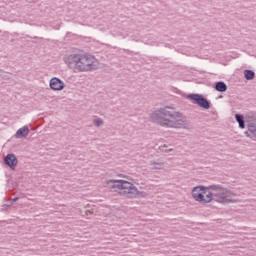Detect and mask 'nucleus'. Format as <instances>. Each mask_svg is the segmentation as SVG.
Segmentation results:
<instances>
[{
    "mask_svg": "<svg viewBox=\"0 0 256 256\" xmlns=\"http://www.w3.org/2000/svg\"><path fill=\"white\" fill-rule=\"evenodd\" d=\"M151 119L161 127L167 129H191V124L183 117V113L175 111L173 108L166 106L154 111Z\"/></svg>",
    "mask_w": 256,
    "mask_h": 256,
    "instance_id": "obj_1",
    "label": "nucleus"
},
{
    "mask_svg": "<svg viewBox=\"0 0 256 256\" xmlns=\"http://www.w3.org/2000/svg\"><path fill=\"white\" fill-rule=\"evenodd\" d=\"M69 69L74 73H89L99 67V61L91 54H71L66 60Z\"/></svg>",
    "mask_w": 256,
    "mask_h": 256,
    "instance_id": "obj_2",
    "label": "nucleus"
},
{
    "mask_svg": "<svg viewBox=\"0 0 256 256\" xmlns=\"http://www.w3.org/2000/svg\"><path fill=\"white\" fill-rule=\"evenodd\" d=\"M108 189H112L127 199H135L136 197H147V193L140 192L133 183L127 180H110L107 182Z\"/></svg>",
    "mask_w": 256,
    "mask_h": 256,
    "instance_id": "obj_3",
    "label": "nucleus"
},
{
    "mask_svg": "<svg viewBox=\"0 0 256 256\" xmlns=\"http://www.w3.org/2000/svg\"><path fill=\"white\" fill-rule=\"evenodd\" d=\"M207 201L216 203H236L237 194L233 191L217 184L208 186Z\"/></svg>",
    "mask_w": 256,
    "mask_h": 256,
    "instance_id": "obj_4",
    "label": "nucleus"
},
{
    "mask_svg": "<svg viewBox=\"0 0 256 256\" xmlns=\"http://www.w3.org/2000/svg\"><path fill=\"white\" fill-rule=\"evenodd\" d=\"M207 193H209L208 187L196 186L192 190V197L198 203H203L205 205L209 203V201H207Z\"/></svg>",
    "mask_w": 256,
    "mask_h": 256,
    "instance_id": "obj_5",
    "label": "nucleus"
},
{
    "mask_svg": "<svg viewBox=\"0 0 256 256\" xmlns=\"http://www.w3.org/2000/svg\"><path fill=\"white\" fill-rule=\"evenodd\" d=\"M246 123L248 127V131L246 134L250 139L256 141V114H250L246 117Z\"/></svg>",
    "mask_w": 256,
    "mask_h": 256,
    "instance_id": "obj_6",
    "label": "nucleus"
},
{
    "mask_svg": "<svg viewBox=\"0 0 256 256\" xmlns=\"http://www.w3.org/2000/svg\"><path fill=\"white\" fill-rule=\"evenodd\" d=\"M188 99L193 101V103L199 107H202V109H211V103H209L201 94H190L188 95Z\"/></svg>",
    "mask_w": 256,
    "mask_h": 256,
    "instance_id": "obj_7",
    "label": "nucleus"
},
{
    "mask_svg": "<svg viewBox=\"0 0 256 256\" xmlns=\"http://www.w3.org/2000/svg\"><path fill=\"white\" fill-rule=\"evenodd\" d=\"M4 163L10 167L12 171H15V167H17V163H19V161L17 160V156H15V154H8L4 158Z\"/></svg>",
    "mask_w": 256,
    "mask_h": 256,
    "instance_id": "obj_8",
    "label": "nucleus"
},
{
    "mask_svg": "<svg viewBox=\"0 0 256 256\" xmlns=\"http://www.w3.org/2000/svg\"><path fill=\"white\" fill-rule=\"evenodd\" d=\"M50 88L53 91H63L65 89V83L61 79L54 77L50 80Z\"/></svg>",
    "mask_w": 256,
    "mask_h": 256,
    "instance_id": "obj_9",
    "label": "nucleus"
},
{
    "mask_svg": "<svg viewBox=\"0 0 256 256\" xmlns=\"http://www.w3.org/2000/svg\"><path fill=\"white\" fill-rule=\"evenodd\" d=\"M29 135V126L25 125L19 128L15 134L16 139H25Z\"/></svg>",
    "mask_w": 256,
    "mask_h": 256,
    "instance_id": "obj_10",
    "label": "nucleus"
},
{
    "mask_svg": "<svg viewBox=\"0 0 256 256\" xmlns=\"http://www.w3.org/2000/svg\"><path fill=\"white\" fill-rule=\"evenodd\" d=\"M150 169L152 171H161V169H165V163L157 162V161H151L150 162Z\"/></svg>",
    "mask_w": 256,
    "mask_h": 256,
    "instance_id": "obj_11",
    "label": "nucleus"
},
{
    "mask_svg": "<svg viewBox=\"0 0 256 256\" xmlns=\"http://www.w3.org/2000/svg\"><path fill=\"white\" fill-rule=\"evenodd\" d=\"M215 89L219 91V93H225V91H227V84H225L223 81L217 82Z\"/></svg>",
    "mask_w": 256,
    "mask_h": 256,
    "instance_id": "obj_12",
    "label": "nucleus"
},
{
    "mask_svg": "<svg viewBox=\"0 0 256 256\" xmlns=\"http://www.w3.org/2000/svg\"><path fill=\"white\" fill-rule=\"evenodd\" d=\"M235 119L240 127V129H245V117L241 114H236Z\"/></svg>",
    "mask_w": 256,
    "mask_h": 256,
    "instance_id": "obj_13",
    "label": "nucleus"
},
{
    "mask_svg": "<svg viewBox=\"0 0 256 256\" xmlns=\"http://www.w3.org/2000/svg\"><path fill=\"white\" fill-rule=\"evenodd\" d=\"M244 77L247 81H253L255 79V72L253 70H244Z\"/></svg>",
    "mask_w": 256,
    "mask_h": 256,
    "instance_id": "obj_14",
    "label": "nucleus"
},
{
    "mask_svg": "<svg viewBox=\"0 0 256 256\" xmlns=\"http://www.w3.org/2000/svg\"><path fill=\"white\" fill-rule=\"evenodd\" d=\"M93 124L95 125V127H101L103 125V120L101 118L94 119Z\"/></svg>",
    "mask_w": 256,
    "mask_h": 256,
    "instance_id": "obj_15",
    "label": "nucleus"
},
{
    "mask_svg": "<svg viewBox=\"0 0 256 256\" xmlns=\"http://www.w3.org/2000/svg\"><path fill=\"white\" fill-rule=\"evenodd\" d=\"M159 149L162 153H169L173 151V149H167V145L160 146Z\"/></svg>",
    "mask_w": 256,
    "mask_h": 256,
    "instance_id": "obj_16",
    "label": "nucleus"
},
{
    "mask_svg": "<svg viewBox=\"0 0 256 256\" xmlns=\"http://www.w3.org/2000/svg\"><path fill=\"white\" fill-rule=\"evenodd\" d=\"M12 201H13V202L19 201V197L14 198Z\"/></svg>",
    "mask_w": 256,
    "mask_h": 256,
    "instance_id": "obj_17",
    "label": "nucleus"
}]
</instances>
